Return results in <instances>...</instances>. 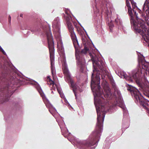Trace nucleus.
<instances>
[{"instance_id": "nucleus-8", "label": "nucleus", "mask_w": 149, "mask_h": 149, "mask_svg": "<svg viewBox=\"0 0 149 149\" xmlns=\"http://www.w3.org/2000/svg\"><path fill=\"white\" fill-rule=\"evenodd\" d=\"M127 90L130 91L132 95L134 96L138 102H140V96L141 94L136 88L132 86H130L128 88Z\"/></svg>"}, {"instance_id": "nucleus-7", "label": "nucleus", "mask_w": 149, "mask_h": 149, "mask_svg": "<svg viewBox=\"0 0 149 149\" xmlns=\"http://www.w3.org/2000/svg\"><path fill=\"white\" fill-rule=\"evenodd\" d=\"M129 1H131L132 4L133 8H135L136 6V3L134 2H133V0H126V5L128 9V12L131 16L130 22L131 24H145L143 20L141 19H138V17L137 16V14L136 13V11L134 10V13L137 19V22L134 20L133 19V17L132 15V8L130 6V3L129 2Z\"/></svg>"}, {"instance_id": "nucleus-20", "label": "nucleus", "mask_w": 149, "mask_h": 149, "mask_svg": "<svg viewBox=\"0 0 149 149\" xmlns=\"http://www.w3.org/2000/svg\"><path fill=\"white\" fill-rule=\"evenodd\" d=\"M147 112H148V113L149 114V109L147 108Z\"/></svg>"}, {"instance_id": "nucleus-19", "label": "nucleus", "mask_w": 149, "mask_h": 149, "mask_svg": "<svg viewBox=\"0 0 149 149\" xmlns=\"http://www.w3.org/2000/svg\"><path fill=\"white\" fill-rule=\"evenodd\" d=\"M10 21H11V17L10 16H9V18H8V21H9V22L10 23Z\"/></svg>"}, {"instance_id": "nucleus-6", "label": "nucleus", "mask_w": 149, "mask_h": 149, "mask_svg": "<svg viewBox=\"0 0 149 149\" xmlns=\"http://www.w3.org/2000/svg\"><path fill=\"white\" fill-rule=\"evenodd\" d=\"M62 66L63 73L65 75V80L68 83H70V86L73 88V91L74 92L75 97H76V91L78 89L79 87L77 85L74 84L73 81L70 77V74L68 71L65 62H64L63 63Z\"/></svg>"}, {"instance_id": "nucleus-13", "label": "nucleus", "mask_w": 149, "mask_h": 149, "mask_svg": "<svg viewBox=\"0 0 149 149\" xmlns=\"http://www.w3.org/2000/svg\"><path fill=\"white\" fill-rule=\"evenodd\" d=\"M120 104L119 105V106L122 108L124 110V111H125V112L126 111V108H125V106L123 104V101L122 100H120Z\"/></svg>"}, {"instance_id": "nucleus-3", "label": "nucleus", "mask_w": 149, "mask_h": 149, "mask_svg": "<svg viewBox=\"0 0 149 149\" xmlns=\"http://www.w3.org/2000/svg\"><path fill=\"white\" fill-rule=\"evenodd\" d=\"M52 27L54 34L57 39L58 49L63 53L64 51V48L61 38V25L58 18H56L53 21Z\"/></svg>"}, {"instance_id": "nucleus-9", "label": "nucleus", "mask_w": 149, "mask_h": 149, "mask_svg": "<svg viewBox=\"0 0 149 149\" xmlns=\"http://www.w3.org/2000/svg\"><path fill=\"white\" fill-rule=\"evenodd\" d=\"M46 106L47 107H48L49 108V111L52 114V115L55 117V118L56 119V121L58 122L59 125L60 126V127L61 129V131L62 132V133L63 134V130L62 128V126L65 125V123H64L63 121H62L61 122L59 121L56 118V117L55 116L53 113V111L55 113L57 114V111L54 108H53L52 107V106H48L47 104H46Z\"/></svg>"}, {"instance_id": "nucleus-14", "label": "nucleus", "mask_w": 149, "mask_h": 149, "mask_svg": "<svg viewBox=\"0 0 149 149\" xmlns=\"http://www.w3.org/2000/svg\"><path fill=\"white\" fill-rule=\"evenodd\" d=\"M48 83L50 85H52V86H54V85L56 86V84H54V82L53 81H52L50 78H49L48 81Z\"/></svg>"}, {"instance_id": "nucleus-10", "label": "nucleus", "mask_w": 149, "mask_h": 149, "mask_svg": "<svg viewBox=\"0 0 149 149\" xmlns=\"http://www.w3.org/2000/svg\"><path fill=\"white\" fill-rule=\"evenodd\" d=\"M78 143L82 149L89 147L91 145L89 141L86 140L79 142Z\"/></svg>"}, {"instance_id": "nucleus-18", "label": "nucleus", "mask_w": 149, "mask_h": 149, "mask_svg": "<svg viewBox=\"0 0 149 149\" xmlns=\"http://www.w3.org/2000/svg\"><path fill=\"white\" fill-rule=\"evenodd\" d=\"M120 100H122L121 99H120V100H118V101H117V105H118H118L119 106V105L120 104Z\"/></svg>"}, {"instance_id": "nucleus-4", "label": "nucleus", "mask_w": 149, "mask_h": 149, "mask_svg": "<svg viewBox=\"0 0 149 149\" xmlns=\"http://www.w3.org/2000/svg\"><path fill=\"white\" fill-rule=\"evenodd\" d=\"M138 61L139 64H141L142 66L139 67L138 71L136 73V74L135 75H133V77L135 79L137 75H141V74H143L145 78L146 74L148 73L149 74L148 63L146 62L145 60L144 57L141 54L138 55Z\"/></svg>"}, {"instance_id": "nucleus-25", "label": "nucleus", "mask_w": 149, "mask_h": 149, "mask_svg": "<svg viewBox=\"0 0 149 149\" xmlns=\"http://www.w3.org/2000/svg\"><path fill=\"white\" fill-rule=\"evenodd\" d=\"M109 26L110 27L111 26L109 25Z\"/></svg>"}, {"instance_id": "nucleus-16", "label": "nucleus", "mask_w": 149, "mask_h": 149, "mask_svg": "<svg viewBox=\"0 0 149 149\" xmlns=\"http://www.w3.org/2000/svg\"><path fill=\"white\" fill-rule=\"evenodd\" d=\"M89 51V49L86 47H85L84 49L82 51V52L84 54H86Z\"/></svg>"}, {"instance_id": "nucleus-5", "label": "nucleus", "mask_w": 149, "mask_h": 149, "mask_svg": "<svg viewBox=\"0 0 149 149\" xmlns=\"http://www.w3.org/2000/svg\"><path fill=\"white\" fill-rule=\"evenodd\" d=\"M47 37L49 48V50L52 73L53 76H54L56 74V70L54 67V42L52 36H50V37H49V36H47Z\"/></svg>"}, {"instance_id": "nucleus-1", "label": "nucleus", "mask_w": 149, "mask_h": 149, "mask_svg": "<svg viewBox=\"0 0 149 149\" xmlns=\"http://www.w3.org/2000/svg\"><path fill=\"white\" fill-rule=\"evenodd\" d=\"M93 74H92L91 86L93 93L97 115L96 128L98 130V132L102 129V124L105 117V112L107 111L106 108L102 105V103L104 100L102 95H104L105 98L109 99L111 96V93L107 83L106 81H104L106 83L104 85L103 83L102 85L104 92H103V94H102L100 92V87L99 85L100 83V77L97 74L95 77L96 80H95L93 77Z\"/></svg>"}, {"instance_id": "nucleus-15", "label": "nucleus", "mask_w": 149, "mask_h": 149, "mask_svg": "<svg viewBox=\"0 0 149 149\" xmlns=\"http://www.w3.org/2000/svg\"><path fill=\"white\" fill-rule=\"evenodd\" d=\"M39 93H40L41 96L42 97V98H43V100H44L45 99V98H46L45 96V95L44 94V93H43L41 89H40L39 91Z\"/></svg>"}, {"instance_id": "nucleus-23", "label": "nucleus", "mask_w": 149, "mask_h": 149, "mask_svg": "<svg viewBox=\"0 0 149 149\" xmlns=\"http://www.w3.org/2000/svg\"><path fill=\"white\" fill-rule=\"evenodd\" d=\"M143 107L144 108H145V106H144V105H143Z\"/></svg>"}, {"instance_id": "nucleus-11", "label": "nucleus", "mask_w": 149, "mask_h": 149, "mask_svg": "<svg viewBox=\"0 0 149 149\" xmlns=\"http://www.w3.org/2000/svg\"><path fill=\"white\" fill-rule=\"evenodd\" d=\"M56 87L57 89V90L60 95L62 98H63L64 99L66 103H68V102L66 99L65 98L63 94V93L61 89L60 88L59 86L58 85H56Z\"/></svg>"}, {"instance_id": "nucleus-2", "label": "nucleus", "mask_w": 149, "mask_h": 149, "mask_svg": "<svg viewBox=\"0 0 149 149\" xmlns=\"http://www.w3.org/2000/svg\"><path fill=\"white\" fill-rule=\"evenodd\" d=\"M66 20L67 22V26L69 31L70 32L71 36L73 39V43L74 47L75 48L76 53L75 55L77 59V64L78 65H84L85 63L84 59L80 58L79 56V54L77 52V49L78 48L79 45L77 40V39L75 34L73 31V26L71 22L72 20L71 17L70 16H68L66 18Z\"/></svg>"}, {"instance_id": "nucleus-21", "label": "nucleus", "mask_w": 149, "mask_h": 149, "mask_svg": "<svg viewBox=\"0 0 149 149\" xmlns=\"http://www.w3.org/2000/svg\"><path fill=\"white\" fill-rule=\"evenodd\" d=\"M118 95H119L120 92H119V91H118Z\"/></svg>"}, {"instance_id": "nucleus-12", "label": "nucleus", "mask_w": 149, "mask_h": 149, "mask_svg": "<svg viewBox=\"0 0 149 149\" xmlns=\"http://www.w3.org/2000/svg\"><path fill=\"white\" fill-rule=\"evenodd\" d=\"M120 77L121 78H125L126 79L127 81H130L131 82H132L133 81L131 77H126V75H125L124 73H123V75H120Z\"/></svg>"}, {"instance_id": "nucleus-17", "label": "nucleus", "mask_w": 149, "mask_h": 149, "mask_svg": "<svg viewBox=\"0 0 149 149\" xmlns=\"http://www.w3.org/2000/svg\"><path fill=\"white\" fill-rule=\"evenodd\" d=\"M115 21L117 23L121 24V21L120 20V19L118 17H117V18L115 19Z\"/></svg>"}, {"instance_id": "nucleus-24", "label": "nucleus", "mask_w": 149, "mask_h": 149, "mask_svg": "<svg viewBox=\"0 0 149 149\" xmlns=\"http://www.w3.org/2000/svg\"><path fill=\"white\" fill-rule=\"evenodd\" d=\"M36 83L37 84H38V83H37V82H36Z\"/></svg>"}, {"instance_id": "nucleus-22", "label": "nucleus", "mask_w": 149, "mask_h": 149, "mask_svg": "<svg viewBox=\"0 0 149 149\" xmlns=\"http://www.w3.org/2000/svg\"><path fill=\"white\" fill-rule=\"evenodd\" d=\"M22 14H21L20 15V16L21 17H22Z\"/></svg>"}, {"instance_id": "nucleus-26", "label": "nucleus", "mask_w": 149, "mask_h": 149, "mask_svg": "<svg viewBox=\"0 0 149 149\" xmlns=\"http://www.w3.org/2000/svg\"><path fill=\"white\" fill-rule=\"evenodd\" d=\"M140 11H141V10H140Z\"/></svg>"}]
</instances>
